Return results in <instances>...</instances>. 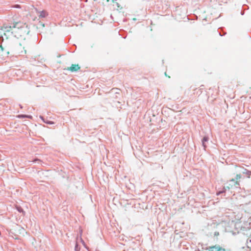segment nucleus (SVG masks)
<instances>
[{"label": "nucleus", "instance_id": "nucleus-1", "mask_svg": "<svg viewBox=\"0 0 251 251\" xmlns=\"http://www.w3.org/2000/svg\"><path fill=\"white\" fill-rule=\"evenodd\" d=\"M12 30V32L15 34V36L17 38H25L30 32L27 25L20 22L14 24Z\"/></svg>", "mask_w": 251, "mask_h": 251}, {"label": "nucleus", "instance_id": "nucleus-2", "mask_svg": "<svg viewBox=\"0 0 251 251\" xmlns=\"http://www.w3.org/2000/svg\"><path fill=\"white\" fill-rule=\"evenodd\" d=\"M227 185L226 187H224L223 188V190L217 192V195L219 196L220 194L225 193L226 189L229 190L230 188H239V182L238 181L235 180L234 179H231L229 180L227 183Z\"/></svg>", "mask_w": 251, "mask_h": 251}, {"label": "nucleus", "instance_id": "nucleus-3", "mask_svg": "<svg viewBox=\"0 0 251 251\" xmlns=\"http://www.w3.org/2000/svg\"><path fill=\"white\" fill-rule=\"evenodd\" d=\"M79 69L80 67L77 64H72L70 67L65 69V70L70 71L72 72H76Z\"/></svg>", "mask_w": 251, "mask_h": 251}, {"label": "nucleus", "instance_id": "nucleus-4", "mask_svg": "<svg viewBox=\"0 0 251 251\" xmlns=\"http://www.w3.org/2000/svg\"><path fill=\"white\" fill-rule=\"evenodd\" d=\"M208 140H209V138L207 136H205L202 139V141H201L202 144V146L203 147L204 149H205V148H206V145L205 144V142H208Z\"/></svg>", "mask_w": 251, "mask_h": 251}, {"label": "nucleus", "instance_id": "nucleus-5", "mask_svg": "<svg viewBox=\"0 0 251 251\" xmlns=\"http://www.w3.org/2000/svg\"><path fill=\"white\" fill-rule=\"evenodd\" d=\"M48 15V13L46 11L43 10L39 12V16L40 18H45Z\"/></svg>", "mask_w": 251, "mask_h": 251}, {"label": "nucleus", "instance_id": "nucleus-6", "mask_svg": "<svg viewBox=\"0 0 251 251\" xmlns=\"http://www.w3.org/2000/svg\"><path fill=\"white\" fill-rule=\"evenodd\" d=\"M40 118L42 119V120L45 123L47 124H49V125H52V124H54V122H52V121H49V120H47L46 119H45L43 116H40Z\"/></svg>", "mask_w": 251, "mask_h": 251}, {"label": "nucleus", "instance_id": "nucleus-7", "mask_svg": "<svg viewBox=\"0 0 251 251\" xmlns=\"http://www.w3.org/2000/svg\"><path fill=\"white\" fill-rule=\"evenodd\" d=\"M242 172L243 174L247 175L248 177H250L251 175V171H248L246 169H243Z\"/></svg>", "mask_w": 251, "mask_h": 251}, {"label": "nucleus", "instance_id": "nucleus-8", "mask_svg": "<svg viewBox=\"0 0 251 251\" xmlns=\"http://www.w3.org/2000/svg\"><path fill=\"white\" fill-rule=\"evenodd\" d=\"M212 251H221V250H225V249L220 247H213L212 248Z\"/></svg>", "mask_w": 251, "mask_h": 251}, {"label": "nucleus", "instance_id": "nucleus-9", "mask_svg": "<svg viewBox=\"0 0 251 251\" xmlns=\"http://www.w3.org/2000/svg\"><path fill=\"white\" fill-rule=\"evenodd\" d=\"M16 209L20 213H22L24 215L25 214V212L24 211L23 209L20 206L17 205L16 206Z\"/></svg>", "mask_w": 251, "mask_h": 251}, {"label": "nucleus", "instance_id": "nucleus-10", "mask_svg": "<svg viewBox=\"0 0 251 251\" xmlns=\"http://www.w3.org/2000/svg\"><path fill=\"white\" fill-rule=\"evenodd\" d=\"M80 247H78V243H77V242L76 241V242H75V251H80Z\"/></svg>", "mask_w": 251, "mask_h": 251}, {"label": "nucleus", "instance_id": "nucleus-11", "mask_svg": "<svg viewBox=\"0 0 251 251\" xmlns=\"http://www.w3.org/2000/svg\"><path fill=\"white\" fill-rule=\"evenodd\" d=\"M247 244L248 248H251V239H248L247 240Z\"/></svg>", "mask_w": 251, "mask_h": 251}, {"label": "nucleus", "instance_id": "nucleus-12", "mask_svg": "<svg viewBox=\"0 0 251 251\" xmlns=\"http://www.w3.org/2000/svg\"><path fill=\"white\" fill-rule=\"evenodd\" d=\"M241 178V174H237L236 176V177L234 178V179H235V180L238 181L239 180H240V179Z\"/></svg>", "mask_w": 251, "mask_h": 251}, {"label": "nucleus", "instance_id": "nucleus-13", "mask_svg": "<svg viewBox=\"0 0 251 251\" xmlns=\"http://www.w3.org/2000/svg\"><path fill=\"white\" fill-rule=\"evenodd\" d=\"M18 117L19 118H30L31 117V116H28V115H19L18 116Z\"/></svg>", "mask_w": 251, "mask_h": 251}, {"label": "nucleus", "instance_id": "nucleus-14", "mask_svg": "<svg viewBox=\"0 0 251 251\" xmlns=\"http://www.w3.org/2000/svg\"><path fill=\"white\" fill-rule=\"evenodd\" d=\"M12 7L16 8H20L21 7L20 5L16 4L12 6Z\"/></svg>", "mask_w": 251, "mask_h": 251}, {"label": "nucleus", "instance_id": "nucleus-15", "mask_svg": "<svg viewBox=\"0 0 251 251\" xmlns=\"http://www.w3.org/2000/svg\"><path fill=\"white\" fill-rule=\"evenodd\" d=\"M40 161V160L39 159H34V160L32 161V162H33V163H36V162L39 163Z\"/></svg>", "mask_w": 251, "mask_h": 251}, {"label": "nucleus", "instance_id": "nucleus-16", "mask_svg": "<svg viewBox=\"0 0 251 251\" xmlns=\"http://www.w3.org/2000/svg\"><path fill=\"white\" fill-rule=\"evenodd\" d=\"M24 52V53H26V50H25Z\"/></svg>", "mask_w": 251, "mask_h": 251}, {"label": "nucleus", "instance_id": "nucleus-17", "mask_svg": "<svg viewBox=\"0 0 251 251\" xmlns=\"http://www.w3.org/2000/svg\"><path fill=\"white\" fill-rule=\"evenodd\" d=\"M0 47L1 48L2 50H3V48L1 46H0Z\"/></svg>", "mask_w": 251, "mask_h": 251}]
</instances>
